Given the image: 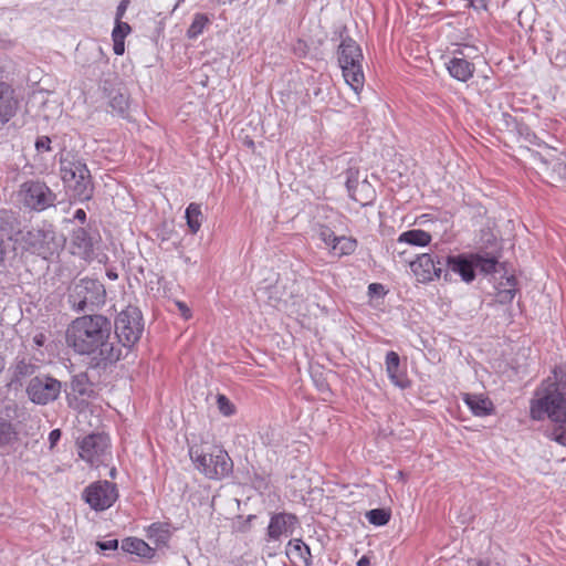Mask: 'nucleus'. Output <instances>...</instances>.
<instances>
[{"mask_svg":"<svg viewBox=\"0 0 566 566\" xmlns=\"http://www.w3.org/2000/svg\"><path fill=\"white\" fill-rule=\"evenodd\" d=\"M111 321L99 314L75 318L66 329V343L88 357L92 368L105 369L120 359L122 347L112 337Z\"/></svg>","mask_w":566,"mask_h":566,"instance_id":"f257e3e1","label":"nucleus"},{"mask_svg":"<svg viewBox=\"0 0 566 566\" xmlns=\"http://www.w3.org/2000/svg\"><path fill=\"white\" fill-rule=\"evenodd\" d=\"M530 415L537 421L548 418L551 424L545 430L546 437L566 446V365L555 367L553 375L536 389Z\"/></svg>","mask_w":566,"mask_h":566,"instance_id":"f03ea898","label":"nucleus"},{"mask_svg":"<svg viewBox=\"0 0 566 566\" xmlns=\"http://www.w3.org/2000/svg\"><path fill=\"white\" fill-rule=\"evenodd\" d=\"M486 241L490 247L481 249L475 253L446 256L444 280H448L449 270L458 273L467 283L474 280L476 269L483 274L494 273L499 264V259L501 258V252L493 234H489Z\"/></svg>","mask_w":566,"mask_h":566,"instance_id":"7ed1b4c3","label":"nucleus"},{"mask_svg":"<svg viewBox=\"0 0 566 566\" xmlns=\"http://www.w3.org/2000/svg\"><path fill=\"white\" fill-rule=\"evenodd\" d=\"M59 161L63 182L78 200H90L93 196V182L86 164L72 153L62 154Z\"/></svg>","mask_w":566,"mask_h":566,"instance_id":"20e7f679","label":"nucleus"},{"mask_svg":"<svg viewBox=\"0 0 566 566\" xmlns=\"http://www.w3.org/2000/svg\"><path fill=\"white\" fill-rule=\"evenodd\" d=\"M189 455L199 470L208 479H223L233 470V462L227 451L213 447L206 450L202 446L189 448Z\"/></svg>","mask_w":566,"mask_h":566,"instance_id":"39448f33","label":"nucleus"},{"mask_svg":"<svg viewBox=\"0 0 566 566\" xmlns=\"http://www.w3.org/2000/svg\"><path fill=\"white\" fill-rule=\"evenodd\" d=\"M104 285L95 279H81L69 287L67 300L76 312H94L105 303Z\"/></svg>","mask_w":566,"mask_h":566,"instance_id":"423d86ee","label":"nucleus"},{"mask_svg":"<svg viewBox=\"0 0 566 566\" xmlns=\"http://www.w3.org/2000/svg\"><path fill=\"white\" fill-rule=\"evenodd\" d=\"M338 63L345 82L358 93L365 82L361 69L363 53L360 46L352 39L344 38L338 46Z\"/></svg>","mask_w":566,"mask_h":566,"instance_id":"0eeeda50","label":"nucleus"},{"mask_svg":"<svg viewBox=\"0 0 566 566\" xmlns=\"http://www.w3.org/2000/svg\"><path fill=\"white\" fill-rule=\"evenodd\" d=\"M115 337L120 347H132L137 343L144 331L142 312L137 307L128 306L115 319Z\"/></svg>","mask_w":566,"mask_h":566,"instance_id":"6e6552de","label":"nucleus"},{"mask_svg":"<svg viewBox=\"0 0 566 566\" xmlns=\"http://www.w3.org/2000/svg\"><path fill=\"white\" fill-rule=\"evenodd\" d=\"M25 391L33 403L45 406L60 397L62 382L49 374L41 373L30 379Z\"/></svg>","mask_w":566,"mask_h":566,"instance_id":"1a4fd4ad","label":"nucleus"},{"mask_svg":"<svg viewBox=\"0 0 566 566\" xmlns=\"http://www.w3.org/2000/svg\"><path fill=\"white\" fill-rule=\"evenodd\" d=\"M19 197L23 205L34 211H43L54 206L56 195L40 180H28L20 186Z\"/></svg>","mask_w":566,"mask_h":566,"instance_id":"9d476101","label":"nucleus"},{"mask_svg":"<svg viewBox=\"0 0 566 566\" xmlns=\"http://www.w3.org/2000/svg\"><path fill=\"white\" fill-rule=\"evenodd\" d=\"M80 457L91 465L98 467L108 457L109 439L104 433H92L77 442Z\"/></svg>","mask_w":566,"mask_h":566,"instance_id":"9b49d317","label":"nucleus"},{"mask_svg":"<svg viewBox=\"0 0 566 566\" xmlns=\"http://www.w3.org/2000/svg\"><path fill=\"white\" fill-rule=\"evenodd\" d=\"M83 497L93 510L105 511L116 502L118 491L115 483L97 481L84 490Z\"/></svg>","mask_w":566,"mask_h":566,"instance_id":"f8f14e48","label":"nucleus"},{"mask_svg":"<svg viewBox=\"0 0 566 566\" xmlns=\"http://www.w3.org/2000/svg\"><path fill=\"white\" fill-rule=\"evenodd\" d=\"M444 260L446 256L423 253L410 262V268L419 282L427 283L441 277L444 273Z\"/></svg>","mask_w":566,"mask_h":566,"instance_id":"ddd939ff","label":"nucleus"},{"mask_svg":"<svg viewBox=\"0 0 566 566\" xmlns=\"http://www.w3.org/2000/svg\"><path fill=\"white\" fill-rule=\"evenodd\" d=\"M54 233L50 230L31 229L22 233L21 242L23 248L32 253L43 255L49 250L46 244L53 240Z\"/></svg>","mask_w":566,"mask_h":566,"instance_id":"4468645a","label":"nucleus"},{"mask_svg":"<svg viewBox=\"0 0 566 566\" xmlns=\"http://www.w3.org/2000/svg\"><path fill=\"white\" fill-rule=\"evenodd\" d=\"M297 523V517L291 513H276L272 515L268 526V537L274 541L281 536H287L293 533Z\"/></svg>","mask_w":566,"mask_h":566,"instance_id":"2eb2a0df","label":"nucleus"},{"mask_svg":"<svg viewBox=\"0 0 566 566\" xmlns=\"http://www.w3.org/2000/svg\"><path fill=\"white\" fill-rule=\"evenodd\" d=\"M17 232V218L11 211L0 210V265Z\"/></svg>","mask_w":566,"mask_h":566,"instance_id":"dca6fc26","label":"nucleus"},{"mask_svg":"<svg viewBox=\"0 0 566 566\" xmlns=\"http://www.w3.org/2000/svg\"><path fill=\"white\" fill-rule=\"evenodd\" d=\"M18 109L14 91L9 84H0V127L7 124Z\"/></svg>","mask_w":566,"mask_h":566,"instance_id":"f3484780","label":"nucleus"},{"mask_svg":"<svg viewBox=\"0 0 566 566\" xmlns=\"http://www.w3.org/2000/svg\"><path fill=\"white\" fill-rule=\"evenodd\" d=\"M386 371L390 379V381L401 388L405 389L410 386V381L407 378V374L400 367V358L396 352H388L386 355Z\"/></svg>","mask_w":566,"mask_h":566,"instance_id":"a211bd4d","label":"nucleus"},{"mask_svg":"<svg viewBox=\"0 0 566 566\" xmlns=\"http://www.w3.org/2000/svg\"><path fill=\"white\" fill-rule=\"evenodd\" d=\"M286 556L294 566H310V547L300 538L291 539L286 545Z\"/></svg>","mask_w":566,"mask_h":566,"instance_id":"6ab92c4d","label":"nucleus"},{"mask_svg":"<svg viewBox=\"0 0 566 566\" xmlns=\"http://www.w3.org/2000/svg\"><path fill=\"white\" fill-rule=\"evenodd\" d=\"M447 69L449 74L460 82L469 81L473 76L475 70L473 63L469 62L464 56L458 55H454L449 60Z\"/></svg>","mask_w":566,"mask_h":566,"instance_id":"aec40b11","label":"nucleus"},{"mask_svg":"<svg viewBox=\"0 0 566 566\" xmlns=\"http://www.w3.org/2000/svg\"><path fill=\"white\" fill-rule=\"evenodd\" d=\"M463 401L476 417H485L494 412L493 402L482 394H464Z\"/></svg>","mask_w":566,"mask_h":566,"instance_id":"412c9836","label":"nucleus"},{"mask_svg":"<svg viewBox=\"0 0 566 566\" xmlns=\"http://www.w3.org/2000/svg\"><path fill=\"white\" fill-rule=\"evenodd\" d=\"M39 365H36L31 357L18 356L11 367L12 381H21L27 377H34L39 373Z\"/></svg>","mask_w":566,"mask_h":566,"instance_id":"4be33fe9","label":"nucleus"},{"mask_svg":"<svg viewBox=\"0 0 566 566\" xmlns=\"http://www.w3.org/2000/svg\"><path fill=\"white\" fill-rule=\"evenodd\" d=\"M73 254L87 258L93 252V240L84 228L75 229L71 238Z\"/></svg>","mask_w":566,"mask_h":566,"instance_id":"5701e85b","label":"nucleus"},{"mask_svg":"<svg viewBox=\"0 0 566 566\" xmlns=\"http://www.w3.org/2000/svg\"><path fill=\"white\" fill-rule=\"evenodd\" d=\"M122 549L129 554L151 558L155 551L143 539L136 537H127L122 542Z\"/></svg>","mask_w":566,"mask_h":566,"instance_id":"b1692460","label":"nucleus"},{"mask_svg":"<svg viewBox=\"0 0 566 566\" xmlns=\"http://www.w3.org/2000/svg\"><path fill=\"white\" fill-rule=\"evenodd\" d=\"M397 242L399 244L406 243L416 247H426L431 242V234L421 229H412L402 232Z\"/></svg>","mask_w":566,"mask_h":566,"instance_id":"393cba45","label":"nucleus"},{"mask_svg":"<svg viewBox=\"0 0 566 566\" xmlns=\"http://www.w3.org/2000/svg\"><path fill=\"white\" fill-rule=\"evenodd\" d=\"M71 390L81 397H92L94 394L93 385L90 382L86 374L81 373L74 375L71 380Z\"/></svg>","mask_w":566,"mask_h":566,"instance_id":"a878e982","label":"nucleus"},{"mask_svg":"<svg viewBox=\"0 0 566 566\" xmlns=\"http://www.w3.org/2000/svg\"><path fill=\"white\" fill-rule=\"evenodd\" d=\"M187 226L192 234L197 233L201 227L203 216L201 212L200 205L190 203L186 209Z\"/></svg>","mask_w":566,"mask_h":566,"instance_id":"bb28decb","label":"nucleus"},{"mask_svg":"<svg viewBox=\"0 0 566 566\" xmlns=\"http://www.w3.org/2000/svg\"><path fill=\"white\" fill-rule=\"evenodd\" d=\"M357 248V241L348 237H337L335 242L332 244V251L338 256L350 255Z\"/></svg>","mask_w":566,"mask_h":566,"instance_id":"cd10ccee","label":"nucleus"},{"mask_svg":"<svg viewBox=\"0 0 566 566\" xmlns=\"http://www.w3.org/2000/svg\"><path fill=\"white\" fill-rule=\"evenodd\" d=\"M18 440V432L14 426L6 420L0 418V448L11 446Z\"/></svg>","mask_w":566,"mask_h":566,"instance_id":"c85d7f7f","label":"nucleus"},{"mask_svg":"<svg viewBox=\"0 0 566 566\" xmlns=\"http://www.w3.org/2000/svg\"><path fill=\"white\" fill-rule=\"evenodd\" d=\"M209 19L203 13H196L190 27L187 30V36L189 39H197L208 25Z\"/></svg>","mask_w":566,"mask_h":566,"instance_id":"c756f323","label":"nucleus"},{"mask_svg":"<svg viewBox=\"0 0 566 566\" xmlns=\"http://www.w3.org/2000/svg\"><path fill=\"white\" fill-rule=\"evenodd\" d=\"M368 522L376 526H384L390 520V511L386 509H374L366 513Z\"/></svg>","mask_w":566,"mask_h":566,"instance_id":"7c9ffc66","label":"nucleus"},{"mask_svg":"<svg viewBox=\"0 0 566 566\" xmlns=\"http://www.w3.org/2000/svg\"><path fill=\"white\" fill-rule=\"evenodd\" d=\"M346 188L348 193L354 200L358 201L356 197V188L358 186V171L350 168L346 171Z\"/></svg>","mask_w":566,"mask_h":566,"instance_id":"2f4dec72","label":"nucleus"},{"mask_svg":"<svg viewBox=\"0 0 566 566\" xmlns=\"http://www.w3.org/2000/svg\"><path fill=\"white\" fill-rule=\"evenodd\" d=\"M316 234L319 238V240H322L327 247H331V248L337 238V235H335L334 231L324 224L317 226Z\"/></svg>","mask_w":566,"mask_h":566,"instance_id":"473e14b6","label":"nucleus"},{"mask_svg":"<svg viewBox=\"0 0 566 566\" xmlns=\"http://www.w3.org/2000/svg\"><path fill=\"white\" fill-rule=\"evenodd\" d=\"M507 289L500 290L497 293V297L501 303L511 302L515 295V279H507Z\"/></svg>","mask_w":566,"mask_h":566,"instance_id":"72a5a7b5","label":"nucleus"},{"mask_svg":"<svg viewBox=\"0 0 566 566\" xmlns=\"http://www.w3.org/2000/svg\"><path fill=\"white\" fill-rule=\"evenodd\" d=\"M116 24L112 32L113 39L124 40L125 36L130 32V25L126 22H122V20H115Z\"/></svg>","mask_w":566,"mask_h":566,"instance_id":"f704fd0d","label":"nucleus"},{"mask_svg":"<svg viewBox=\"0 0 566 566\" xmlns=\"http://www.w3.org/2000/svg\"><path fill=\"white\" fill-rule=\"evenodd\" d=\"M111 106L118 114L123 115L128 107V103L124 95L117 94L111 99Z\"/></svg>","mask_w":566,"mask_h":566,"instance_id":"c9c22d12","label":"nucleus"},{"mask_svg":"<svg viewBox=\"0 0 566 566\" xmlns=\"http://www.w3.org/2000/svg\"><path fill=\"white\" fill-rule=\"evenodd\" d=\"M218 408L224 416H230L234 412V407L224 395H218L217 397Z\"/></svg>","mask_w":566,"mask_h":566,"instance_id":"e433bc0d","label":"nucleus"},{"mask_svg":"<svg viewBox=\"0 0 566 566\" xmlns=\"http://www.w3.org/2000/svg\"><path fill=\"white\" fill-rule=\"evenodd\" d=\"M35 149L39 153L51 151V139L48 136H40L35 140Z\"/></svg>","mask_w":566,"mask_h":566,"instance_id":"4c0bfd02","label":"nucleus"},{"mask_svg":"<svg viewBox=\"0 0 566 566\" xmlns=\"http://www.w3.org/2000/svg\"><path fill=\"white\" fill-rule=\"evenodd\" d=\"M15 45V41L12 40L8 34L0 32V49L10 50Z\"/></svg>","mask_w":566,"mask_h":566,"instance_id":"58836bf2","label":"nucleus"},{"mask_svg":"<svg viewBox=\"0 0 566 566\" xmlns=\"http://www.w3.org/2000/svg\"><path fill=\"white\" fill-rule=\"evenodd\" d=\"M97 546L101 551H115L118 547L117 539H108L104 542H97Z\"/></svg>","mask_w":566,"mask_h":566,"instance_id":"ea45409f","label":"nucleus"},{"mask_svg":"<svg viewBox=\"0 0 566 566\" xmlns=\"http://www.w3.org/2000/svg\"><path fill=\"white\" fill-rule=\"evenodd\" d=\"M129 2H130V0H122L119 2V4L117 6V9H116L115 20H122V18L124 17V14L129 6Z\"/></svg>","mask_w":566,"mask_h":566,"instance_id":"a19ab883","label":"nucleus"},{"mask_svg":"<svg viewBox=\"0 0 566 566\" xmlns=\"http://www.w3.org/2000/svg\"><path fill=\"white\" fill-rule=\"evenodd\" d=\"M62 432L60 429H54L49 433L50 448H54L57 441L61 439Z\"/></svg>","mask_w":566,"mask_h":566,"instance_id":"79ce46f5","label":"nucleus"},{"mask_svg":"<svg viewBox=\"0 0 566 566\" xmlns=\"http://www.w3.org/2000/svg\"><path fill=\"white\" fill-rule=\"evenodd\" d=\"M282 287L281 284H275L272 289H271V294H270V298L271 300H274L275 303H279L281 301H285V295L284 294H281V295H276L277 294V291L279 289Z\"/></svg>","mask_w":566,"mask_h":566,"instance_id":"37998d69","label":"nucleus"},{"mask_svg":"<svg viewBox=\"0 0 566 566\" xmlns=\"http://www.w3.org/2000/svg\"><path fill=\"white\" fill-rule=\"evenodd\" d=\"M113 42H114V53L116 55H122L125 51V45H124V40H119V39H113Z\"/></svg>","mask_w":566,"mask_h":566,"instance_id":"c03bdc74","label":"nucleus"},{"mask_svg":"<svg viewBox=\"0 0 566 566\" xmlns=\"http://www.w3.org/2000/svg\"><path fill=\"white\" fill-rule=\"evenodd\" d=\"M553 170L556 171L559 176L566 178V163H555Z\"/></svg>","mask_w":566,"mask_h":566,"instance_id":"a18cd8bd","label":"nucleus"},{"mask_svg":"<svg viewBox=\"0 0 566 566\" xmlns=\"http://www.w3.org/2000/svg\"><path fill=\"white\" fill-rule=\"evenodd\" d=\"M73 218L78 220L81 223H84L86 221V212L83 209H77Z\"/></svg>","mask_w":566,"mask_h":566,"instance_id":"49530a36","label":"nucleus"},{"mask_svg":"<svg viewBox=\"0 0 566 566\" xmlns=\"http://www.w3.org/2000/svg\"><path fill=\"white\" fill-rule=\"evenodd\" d=\"M369 565H370V559L367 556L360 557L357 562V566H369Z\"/></svg>","mask_w":566,"mask_h":566,"instance_id":"de8ad7c7","label":"nucleus"},{"mask_svg":"<svg viewBox=\"0 0 566 566\" xmlns=\"http://www.w3.org/2000/svg\"><path fill=\"white\" fill-rule=\"evenodd\" d=\"M34 343L38 345V346H42L43 345V342H44V336L42 334L40 335H36L34 336Z\"/></svg>","mask_w":566,"mask_h":566,"instance_id":"09e8293b","label":"nucleus"},{"mask_svg":"<svg viewBox=\"0 0 566 566\" xmlns=\"http://www.w3.org/2000/svg\"><path fill=\"white\" fill-rule=\"evenodd\" d=\"M475 8L485 7L484 0H469Z\"/></svg>","mask_w":566,"mask_h":566,"instance_id":"8fccbe9b","label":"nucleus"},{"mask_svg":"<svg viewBox=\"0 0 566 566\" xmlns=\"http://www.w3.org/2000/svg\"><path fill=\"white\" fill-rule=\"evenodd\" d=\"M177 304H178V307L181 311L182 315L187 316V313L189 312L188 307L184 303H180V302H178Z\"/></svg>","mask_w":566,"mask_h":566,"instance_id":"3c124183","label":"nucleus"},{"mask_svg":"<svg viewBox=\"0 0 566 566\" xmlns=\"http://www.w3.org/2000/svg\"><path fill=\"white\" fill-rule=\"evenodd\" d=\"M555 60H556L558 63L566 65V56H562V54H560V53H557V54H556Z\"/></svg>","mask_w":566,"mask_h":566,"instance_id":"603ef678","label":"nucleus"},{"mask_svg":"<svg viewBox=\"0 0 566 566\" xmlns=\"http://www.w3.org/2000/svg\"><path fill=\"white\" fill-rule=\"evenodd\" d=\"M380 286L379 284L373 283L369 285V290H374V287Z\"/></svg>","mask_w":566,"mask_h":566,"instance_id":"864d4df0","label":"nucleus"},{"mask_svg":"<svg viewBox=\"0 0 566 566\" xmlns=\"http://www.w3.org/2000/svg\"><path fill=\"white\" fill-rule=\"evenodd\" d=\"M111 476L114 478L115 476V469H112L111 470Z\"/></svg>","mask_w":566,"mask_h":566,"instance_id":"5fc2aeb1","label":"nucleus"},{"mask_svg":"<svg viewBox=\"0 0 566 566\" xmlns=\"http://www.w3.org/2000/svg\"><path fill=\"white\" fill-rule=\"evenodd\" d=\"M112 276L117 277V274H114V273L108 274V277H112Z\"/></svg>","mask_w":566,"mask_h":566,"instance_id":"6e6d98bb","label":"nucleus"},{"mask_svg":"<svg viewBox=\"0 0 566 566\" xmlns=\"http://www.w3.org/2000/svg\"><path fill=\"white\" fill-rule=\"evenodd\" d=\"M112 276L117 277V274H114V273L108 274V277H112Z\"/></svg>","mask_w":566,"mask_h":566,"instance_id":"4d7b16f0","label":"nucleus"},{"mask_svg":"<svg viewBox=\"0 0 566 566\" xmlns=\"http://www.w3.org/2000/svg\"><path fill=\"white\" fill-rule=\"evenodd\" d=\"M112 276L117 277V274H114V273L108 274V277H112Z\"/></svg>","mask_w":566,"mask_h":566,"instance_id":"13d9d810","label":"nucleus"}]
</instances>
